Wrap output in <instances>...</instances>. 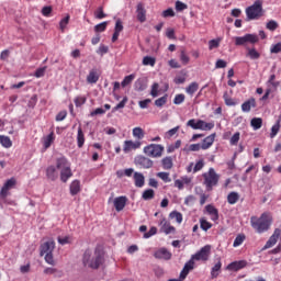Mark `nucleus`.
<instances>
[{
  "instance_id": "1",
  "label": "nucleus",
  "mask_w": 281,
  "mask_h": 281,
  "mask_svg": "<svg viewBox=\"0 0 281 281\" xmlns=\"http://www.w3.org/2000/svg\"><path fill=\"white\" fill-rule=\"evenodd\" d=\"M250 225L257 234H265V232L271 229V225H273V216L269 212H263L259 217L251 216Z\"/></svg>"
},
{
  "instance_id": "2",
  "label": "nucleus",
  "mask_w": 281,
  "mask_h": 281,
  "mask_svg": "<svg viewBox=\"0 0 281 281\" xmlns=\"http://www.w3.org/2000/svg\"><path fill=\"white\" fill-rule=\"evenodd\" d=\"M104 262V252L97 248L93 252L87 249L83 254L82 263L89 269H100V266Z\"/></svg>"
},
{
  "instance_id": "3",
  "label": "nucleus",
  "mask_w": 281,
  "mask_h": 281,
  "mask_svg": "<svg viewBox=\"0 0 281 281\" xmlns=\"http://www.w3.org/2000/svg\"><path fill=\"white\" fill-rule=\"evenodd\" d=\"M56 168L60 170V181L63 183H67V181L74 177V172H71V164L67 157L61 156L60 158H57Z\"/></svg>"
},
{
  "instance_id": "4",
  "label": "nucleus",
  "mask_w": 281,
  "mask_h": 281,
  "mask_svg": "<svg viewBox=\"0 0 281 281\" xmlns=\"http://www.w3.org/2000/svg\"><path fill=\"white\" fill-rule=\"evenodd\" d=\"M262 0H256L250 7L246 8L247 21H258L265 16V9H262Z\"/></svg>"
},
{
  "instance_id": "5",
  "label": "nucleus",
  "mask_w": 281,
  "mask_h": 281,
  "mask_svg": "<svg viewBox=\"0 0 281 281\" xmlns=\"http://www.w3.org/2000/svg\"><path fill=\"white\" fill-rule=\"evenodd\" d=\"M202 177L204 179L203 186H205L209 192L213 190L214 187L218 186V180L221 179V176L216 173V170H214V168H210L207 172H204L202 175Z\"/></svg>"
},
{
  "instance_id": "6",
  "label": "nucleus",
  "mask_w": 281,
  "mask_h": 281,
  "mask_svg": "<svg viewBox=\"0 0 281 281\" xmlns=\"http://www.w3.org/2000/svg\"><path fill=\"white\" fill-rule=\"evenodd\" d=\"M187 126H190V128H193V131H212V128H214V123L191 119L187 122Z\"/></svg>"
},
{
  "instance_id": "7",
  "label": "nucleus",
  "mask_w": 281,
  "mask_h": 281,
  "mask_svg": "<svg viewBox=\"0 0 281 281\" xmlns=\"http://www.w3.org/2000/svg\"><path fill=\"white\" fill-rule=\"evenodd\" d=\"M212 255V246L206 245L202 247L198 252L191 256L192 261L207 262L210 256Z\"/></svg>"
},
{
  "instance_id": "8",
  "label": "nucleus",
  "mask_w": 281,
  "mask_h": 281,
  "mask_svg": "<svg viewBox=\"0 0 281 281\" xmlns=\"http://www.w3.org/2000/svg\"><path fill=\"white\" fill-rule=\"evenodd\" d=\"M144 153L147 157H161L164 155V146L157 144H150L144 147Z\"/></svg>"
},
{
  "instance_id": "9",
  "label": "nucleus",
  "mask_w": 281,
  "mask_h": 281,
  "mask_svg": "<svg viewBox=\"0 0 281 281\" xmlns=\"http://www.w3.org/2000/svg\"><path fill=\"white\" fill-rule=\"evenodd\" d=\"M259 37L256 34H246L244 36H237L235 37V45L237 47H240L243 45H247V43H251V45H255V43H258Z\"/></svg>"
},
{
  "instance_id": "10",
  "label": "nucleus",
  "mask_w": 281,
  "mask_h": 281,
  "mask_svg": "<svg viewBox=\"0 0 281 281\" xmlns=\"http://www.w3.org/2000/svg\"><path fill=\"white\" fill-rule=\"evenodd\" d=\"M16 188V178H11L4 182L0 190V199H8L10 196V190Z\"/></svg>"
},
{
  "instance_id": "11",
  "label": "nucleus",
  "mask_w": 281,
  "mask_h": 281,
  "mask_svg": "<svg viewBox=\"0 0 281 281\" xmlns=\"http://www.w3.org/2000/svg\"><path fill=\"white\" fill-rule=\"evenodd\" d=\"M281 238V229L276 228L273 234L270 236L266 245L261 248V251H267V249H271V247L276 246L278 240Z\"/></svg>"
},
{
  "instance_id": "12",
  "label": "nucleus",
  "mask_w": 281,
  "mask_h": 281,
  "mask_svg": "<svg viewBox=\"0 0 281 281\" xmlns=\"http://www.w3.org/2000/svg\"><path fill=\"white\" fill-rule=\"evenodd\" d=\"M54 249H56V241L49 239L40 246V255L45 256L47 254H54Z\"/></svg>"
},
{
  "instance_id": "13",
  "label": "nucleus",
  "mask_w": 281,
  "mask_h": 281,
  "mask_svg": "<svg viewBox=\"0 0 281 281\" xmlns=\"http://www.w3.org/2000/svg\"><path fill=\"white\" fill-rule=\"evenodd\" d=\"M160 225V232L162 234H175V232H177V228H175V226L170 225V222H168V220H166V217H162L159 222Z\"/></svg>"
},
{
  "instance_id": "14",
  "label": "nucleus",
  "mask_w": 281,
  "mask_h": 281,
  "mask_svg": "<svg viewBox=\"0 0 281 281\" xmlns=\"http://www.w3.org/2000/svg\"><path fill=\"white\" fill-rule=\"evenodd\" d=\"M134 161L135 165L140 166V168H153V160L150 158H147L146 156H137Z\"/></svg>"
},
{
  "instance_id": "15",
  "label": "nucleus",
  "mask_w": 281,
  "mask_h": 281,
  "mask_svg": "<svg viewBox=\"0 0 281 281\" xmlns=\"http://www.w3.org/2000/svg\"><path fill=\"white\" fill-rule=\"evenodd\" d=\"M142 147V142L136 140H125L123 144V150L124 153H131V150H137V148Z\"/></svg>"
},
{
  "instance_id": "16",
  "label": "nucleus",
  "mask_w": 281,
  "mask_h": 281,
  "mask_svg": "<svg viewBox=\"0 0 281 281\" xmlns=\"http://www.w3.org/2000/svg\"><path fill=\"white\" fill-rule=\"evenodd\" d=\"M154 257L158 260H170L172 258V252L166 248H160L154 254Z\"/></svg>"
},
{
  "instance_id": "17",
  "label": "nucleus",
  "mask_w": 281,
  "mask_h": 281,
  "mask_svg": "<svg viewBox=\"0 0 281 281\" xmlns=\"http://www.w3.org/2000/svg\"><path fill=\"white\" fill-rule=\"evenodd\" d=\"M136 19L139 23H146V8L142 2L136 5Z\"/></svg>"
},
{
  "instance_id": "18",
  "label": "nucleus",
  "mask_w": 281,
  "mask_h": 281,
  "mask_svg": "<svg viewBox=\"0 0 281 281\" xmlns=\"http://www.w3.org/2000/svg\"><path fill=\"white\" fill-rule=\"evenodd\" d=\"M100 76H101V72L99 69H91L89 71V75L87 76V83L88 85H95V82H98V80H100Z\"/></svg>"
},
{
  "instance_id": "19",
  "label": "nucleus",
  "mask_w": 281,
  "mask_h": 281,
  "mask_svg": "<svg viewBox=\"0 0 281 281\" xmlns=\"http://www.w3.org/2000/svg\"><path fill=\"white\" fill-rule=\"evenodd\" d=\"M128 201V198L126 195H121L114 199V207L116 212H122L124 207H126V203Z\"/></svg>"
},
{
  "instance_id": "20",
  "label": "nucleus",
  "mask_w": 281,
  "mask_h": 281,
  "mask_svg": "<svg viewBox=\"0 0 281 281\" xmlns=\"http://www.w3.org/2000/svg\"><path fill=\"white\" fill-rule=\"evenodd\" d=\"M215 139H216V133H213V134L206 136L202 140V144H200L202 146V150H207V149L212 148V146L214 145Z\"/></svg>"
},
{
  "instance_id": "21",
  "label": "nucleus",
  "mask_w": 281,
  "mask_h": 281,
  "mask_svg": "<svg viewBox=\"0 0 281 281\" xmlns=\"http://www.w3.org/2000/svg\"><path fill=\"white\" fill-rule=\"evenodd\" d=\"M247 267V261L239 260V261H233L227 266L228 271H240V269H245Z\"/></svg>"
},
{
  "instance_id": "22",
  "label": "nucleus",
  "mask_w": 281,
  "mask_h": 281,
  "mask_svg": "<svg viewBox=\"0 0 281 281\" xmlns=\"http://www.w3.org/2000/svg\"><path fill=\"white\" fill-rule=\"evenodd\" d=\"M56 139V134H54V131H52L48 135L43 137V146L44 150H47V148H50Z\"/></svg>"
},
{
  "instance_id": "23",
  "label": "nucleus",
  "mask_w": 281,
  "mask_h": 281,
  "mask_svg": "<svg viewBox=\"0 0 281 281\" xmlns=\"http://www.w3.org/2000/svg\"><path fill=\"white\" fill-rule=\"evenodd\" d=\"M146 183V178L144 177V173L142 172H134V186L136 188H144Z\"/></svg>"
},
{
  "instance_id": "24",
  "label": "nucleus",
  "mask_w": 281,
  "mask_h": 281,
  "mask_svg": "<svg viewBox=\"0 0 281 281\" xmlns=\"http://www.w3.org/2000/svg\"><path fill=\"white\" fill-rule=\"evenodd\" d=\"M251 109H256V99L255 98H250L241 104V111L244 113H249V111H251Z\"/></svg>"
},
{
  "instance_id": "25",
  "label": "nucleus",
  "mask_w": 281,
  "mask_h": 281,
  "mask_svg": "<svg viewBox=\"0 0 281 281\" xmlns=\"http://www.w3.org/2000/svg\"><path fill=\"white\" fill-rule=\"evenodd\" d=\"M46 177L49 181H56V179H58V170H56L54 165L46 168Z\"/></svg>"
},
{
  "instance_id": "26",
  "label": "nucleus",
  "mask_w": 281,
  "mask_h": 281,
  "mask_svg": "<svg viewBox=\"0 0 281 281\" xmlns=\"http://www.w3.org/2000/svg\"><path fill=\"white\" fill-rule=\"evenodd\" d=\"M205 211L211 216V221H218V209H215L212 204H207Z\"/></svg>"
},
{
  "instance_id": "27",
  "label": "nucleus",
  "mask_w": 281,
  "mask_h": 281,
  "mask_svg": "<svg viewBox=\"0 0 281 281\" xmlns=\"http://www.w3.org/2000/svg\"><path fill=\"white\" fill-rule=\"evenodd\" d=\"M240 199V195L238 194V192H231L227 195V202L229 203V205H236V203H238Z\"/></svg>"
},
{
  "instance_id": "28",
  "label": "nucleus",
  "mask_w": 281,
  "mask_h": 281,
  "mask_svg": "<svg viewBox=\"0 0 281 281\" xmlns=\"http://www.w3.org/2000/svg\"><path fill=\"white\" fill-rule=\"evenodd\" d=\"M80 192V181L79 180H74L70 183V194L71 196H76Z\"/></svg>"
},
{
  "instance_id": "29",
  "label": "nucleus",
  "mask_w": 281,
  "mask_h": 281,
  "mask_svg": "<svg viewBox=\"0 0 281 281\" xmlns=\"http://www.w3.org/2000/svg\"><path fill=\"white\" fill-rule=\"evenodd\" d=\"M223 267V263L221 262V259L214 265V267L211 270V278L214 280L215 278H218V271H221V268Z\"/></svg>"
},
{
  "instance_id": "30",
  "label": "nucleus",
  "mask_w": 281,
  "mask_h": 281,
  "mask_svg": "<svg viewBox=\"0 0 281 281\" xmlns=\"http://www.w3.org/2000/svg\"><path fill=\"white\" fill-rule=\"evenodd\" d=\"M199 91V83L196 81L191 82L187 88H186V93L188 95H194Z\"/></svg>"
},
{
  "instance_id": "31",
  "label": "nucleus",
  "mask_w": 281,
  "mask_h": 281,
  "mask_svg": "<svg viewBox=\"0 0 281 281\" xmlns=\"http://www.w3.org/2000/svg\"><path fill=\"white\" fill-rule=\"evenodd\" d=\"M223 99H224L226 106H236L238 104L236 99H233L232 97H229V93H227V92H224Z\"/></svg>"
},
{
  "instance_id": "32",
  "label": "nucleus",
  "mask_w": 281,
  "mask_h": 281,
  "mask_svg": "<svg viewBox=\"0 0 281 281\" xmlns=\"http://www.w3.org/2000/svg\"><path fill=\"white\" fill-rule=\"evenodd\" d=\"M153 199H155V190L147 189L143 192V194H142L143 201H153Z\"/></svg>"
},
{
  "instance_id": "33",
  "label": "nucleus",
  "mask_w": 281,
  "mask_h": 281,
  "mask_svg": "<svg viewBox=\"0 0 281 281\" xmlns=\"http://www.w3.org/2000/svg\"><path fill=\"white\" fill-rule=\"evenodd\" d=\"M77 146L78 148H82L85 146V133L82 132V127H78Z\"/></svg>"
},
{
  "instance_id": "34",
  "label": "nucleus",
  "mask_w": 281,
  "mask_h": 281,
  "mask_svg": "<svg viewBox=\"0 0 281 281\" xmlns=\"http://www.w3.org/2000/svg\"><path fill=\"white\" fill-rule=\"evenodd\" d=\"M132 135L135 139L139 142V139H144V130L142 127H134L132 131Z\"/></svg>"
},
{
  "instance_id": "35",
  "label": "nucleus",
  "mask_w": 281,
  "mask_h": 281,
  "mask_svg": "<svg viewBox=\"0 0 281 281\" xmlns=\"http://www.w3.org/2000/svg\"><path fill=\"white\" fill-rule=\"evenodd\" d=\"M250 126L254 128V131H260V128H262V119L260 117L251 119Z\"/></svg>"
},
{
  "instance_id": "36",
  "label": "nucleus",
  "mask_w": 281,
  "mask_h": 281,
  "mask_svg": "<svg viewBox=\"0 0 281 281\" xmlns=\"http://www.w3.org/2000/svg\"><path fill=\"white\" fill-rule=\"evenodd\" d=\"M0 144L3 148H12V139H10V136L0 135Z\"/></svg>"
},
{
  "instance_id": "37",
  "label": "nucleus",
  "mask_w": 281,
  "mask_h": 281,
  "mask_svg": "<svg viewBox=\"0 0 281 281\" xmlns=\"http://www.w3.org/2000/svg\"><path fill=\"white\" fill-rule=\"evenodd\" d=\"M164 170H171L173 164H172V157L168 156L162 158L161 160Z\"/></svg>"
},
{
  "instance_id": "38",
  "label": "nucleus",
  "mask_w": 281,
  "mask_h": 281,
  "mask_svg": "<svg viewBox=\"0 0 281 281\" xmlns=\"http://www.w3.org/2000/svg\"><path fill=\"white\" fill-rule=\"evenodd\" d=\"M247 240V236L245 234H238L233 243V247H240Z\"/></svg>"
},
{
  "instance_id": "39",
  "label": "nucleus",
  "mask_w": 281,
  "mask_h": 281,
  "mask_svg": "<svg viewBox=\"0 0 281 281\" xmlns=\"http://www.w3.org/2000/svg\"><path fill=\"white\" fill-rule=\"evenodd\" d=\"M156 63H157V59L155 58V57H150V56H145L144 58H143V65L145 66V67H155V65H156Z\"/></svg>"
},
{
  "instance_id": "40",
  "label": "nucleus",
  "mask_w": 281,
  "mask_h": 281,
  "mask_svg": "<svg viewBox=\"0 0 281 281\" xmlns=\"http://www.w3.org/2000/svg\"><path fill=\"white\" fill-rule=\"evenodd\" d=\"M170 218H173L179 224L183 223V214H181L179 211H173L169 214Z\"/></svg>"
},
{
  "instance_id": "41",
  "label": "nucleus",
  "mask_w": 281,
  "mask_h": 281,
  "mask_svg": "<svg viewBox=\"0 0 281 281\" xmlns=\"http://www.w3.org/2000/svg\"><path fill=\"white\" fill-rule=\"evenodd\" d=\"M135 91H145L146 83H144V79H137L134 83Z\"/></svg>"
},
{
  "instance_id": "42",
  "label": "nucleus",
  "mask_w": 281,
  "mask_h": 281,
  "mask_svg": "<svg viewBox=\"0 0 281 281\" xmlns=\"http://www.w3.org/2000/svg\"><path fill=\"white\" fill-rule=\"evenodd\" d=\"M247 56L251 60H258V58H260V53H258V50H256V48H248Z\"/></svg>"
},
{
  "instance_id": "43",
  "label": "nucleus",
  "mask_w": 281,
  "mask_h": 281,
  "mask_svg": "<svg viewBox=\"0 0 281 281\" xmlns=\"http://www.w3.org/2000/svg\"><path fill=\"white\" fill-rule=\"evenodd\" d=\"M200 227L203 229V232H207L209 229H212V223L207 222L205 218H201Z\"/></svg>"
},
{
  "instance_id": "44",
  "label": "nucleus",
  "mask_w": 281,
  "mask_h": 281,
  "mask_svg": "<svg viewBox=\"0 0 281 281\" xmlns=\"http://www.w3.org/2000/svg\"><path fill=\"white\" fill-rule=\"evenodd\" d=\"M278 133H280V119L277 121V123L271 127V133H270V137L271 139H273V137H276V135H278Z\"/></svg>"
},
{
  "instance_id": "45",
  "label": "nucleus",
  "mask_w": 281,
  "mask_h": 281,
  "mask_svg": "<svg viewBox=\"0 0 281 281\" xmlns=\"http://www.w3.org/2000/svg\"><path fill=\"white\" fill-rule=\"evenodd\" d=\"M168 102V94H165L155 101V105L161 108Z\"/></svg>"
},
{
  "instance_id": "46",
  "label": "nucleus",
  "mask_w": 281,
  "mask_h": 281,
  "mask_svg": "<svg viewBox=\"0 0 281 281\" xmlns=\"http://www.w3.org/2000/svg\"><path fill=\"white\" fill-rule=\"evenodd\" d=\"M157 177L161 179L165 183H170V181H172V179H170V173L168 172H164V171L158 172Z\"/></svg>"
},
{
  "instance_id": "47",
  "label": "nucleus",
  "mask_w": 281,
  "mask_h": 281,
  "mask_svg": "<svg viewBox=\"0 0 281 281\" xmlns=\"http://www.w3.org/2000/svg\"><path fill=\"white\" fill-rule=\"evenodd\" d=\"M44 256V260L47 262V265H52V267L56 266V260H54V252H48Z\"/></svg>"
},
{
  "instance_id": "48",
  "label": "nucleus",
  "mask_w": 281,
  "mask_h": 281,
  "mask_svg": "<svg viewBox=\"0 0 281 281\" xmlns=\"http://www.w3.org/2000/svg\"><path fill=\"white\" fill-rule=\"evenodd\" d=\"M126 102H128V97H124L123 100L112 109V113L120 111V109H124L126 106Z\"/></svg>"
},
{
  "instance_id": "49",
  "label": "nucleus",
  "mask_w": 281,
  "mask_h": 281,
  "mask_svg": "<svg viewBox=\"0 0 281 281\" xmlns=\"http://www.w3.org/2000/svg\"><path fill=\"white\" fill-rule=\"evenodd\" d=\"M135 80V75H128L126 76L123 81L121 82V86L124 87H128V85H131L133 81Z\"/></svg>"
},
{
  "instance_id": "50",
  "label": "nucleus",
  "mask_w": 281,
  "mask_h": 281,
  "mask_svg": "<svg viewBox=\"0 0 281 281\" xmlns=\"http://www.w3.org/2000/svg\"><path fill=\"white\" fill-rule=\"evenodd\" d=\"M238 142H240V132H236L229 140L231 146H238Z\"/></svg>"
},
{
  "instance_id": "51",
  "label": "nucleus",
  "mask_w": 281,
  "mask_h": 281,
  "mask_svg": "<svg viewBox=\"0 0 281 281\" xmlns=\"http://www.w3.org/2000/svg\"><path fill=\"white\" fill-rule=\"evenodd\" d=\"M157 95H159V83L154 82L151 85L150 97L151 98H157Z\"/></svg>"
},
{
  "instance_id": "52",
  "label": "nucleus",
  "mask_w": 281,
  "mask_h": 281,
  "mask_svg": "<svg viewBox=\"0 0 281 281\" xmlns=\"http://www.w3.org/2000/svg\"><path fill=\"white\" fill-rule=\"evenodd\" d=\"M183 102H186V94L180 93V94H176L175 99H173V104H183Z\"/></svg>"
},
{
  "instance_id": "53",
  "label": "nucleus",
  "mask_w": 281,
  "mask_h": 281,
  "mask_svg": "<svg viewBox=\"0 0 281 281\" xmlns=\"http://www.w3.org/2000/svg\"><path fill=\"white\" fill-rule=\"evenodd\" d=\"M87 103V97H76L75 98V105L77 108H80L82 106V104H86Z\"/></svg>"
},
{
  "instance_id": "54",
  "label": "nucleus",
  "mask_w": 281,
  "mask_h": 281,
  "mask_svg": "<svg viewBox=\"0 0 281 281\" xmlns=\"http://www.w3.org/2000/svg\"><path fill=\"white\" fill-rule=\"evenodd\" d=\"M204 166H205V161L203 159H200L193 167V172L195 173L203 170Z\"/></svg>"
},
{
  "instance_id": "55",
  "label": "nucleus",
  "mask_w": 281,
  "mask_h": 281,
  "mask_svg": "<svg viewBox=\"0 0 281 281\" xmlns=\"http://www.w3.org/2000/svg\"><path fill=\"white\" fill-rule=\"evenodd\" d=\"M268 85H271L273 89H277L278 87H280V81H276V75H271L269 77Z\"/></svg>"
},
{
  "instance_id": "56",
  "label": "nucleus",
  "mask_w": 281,
  "mask_h": 281,
  "mask_svg": "<svg viewBox=\"0 0 281 281\" xmlns=\"http://www.w3.org/2000/svg\"><path fill=\"white\" fill-rule=\"evenodd\" d=\"M69 15H66L60 22H59V27L61 30V32H65V27H67V25H69Z\"/></svg>"
},
{
  "instance_id": "57",
  "label": "nucleus",
  "mask_w": 281,
  "mask_h": 281,
  "mask_svg": "<svg viewBox=\"0 0 281 281\" xmlns=\"http://www.w3.org/2000/svg\"><path fill=\"white\" fill-rule=\"evenodd\" d=\"M95 19H105L106 14L104 13V9L99 7L98 10L94 12Z\"/></svg>"
},
{
  "instance_id": "58",
  "label": "nucleus",
  "mask_w": 281,
  "mask_h": 281,
  "mask_svg": "<svg viewBox=\"0 0 281 281\" xmlns=\"http://www.w3.org/2000/svg\"><path fill=\"white\" fill-rule=\"evenodd\" d=\"M176 10L177 12H183V10H188V4L178 0L176 1Z\"/></svg>"
},
{
  "instance_id": "59",
  "label": "nucleus",
  "mask_w": 281,
  "mask_h": 281,
  "mask_svg": "<svg viewBox=\"0 0 281 281\" xmlns=\"http://www.w3.org/2000/svg\"><path fill=\"white\" fill-rule=\"evenodd\" d=\"M193 269H194V261H193V259L191 258V259L184 265L183 270L190 273Z\"/></svg>"
},
{
  "instance_id": "60",
  "label": "nucleus",
  "mask_w": 281,
  "mask_h": 281,
  "mask_svg": "<svg viewBox=\"0 0 281 281\" xmlns=\"http://www.w3.org/2000/svg\"><path fill=\"white\" fill-rule=\"evenodd\" d=\"M267 30H270V32H276V29L278 27V22H276L274 20H270L267 25H266Z\"/></svg>"
},
{
  "instance_id": "61",
  "label": "nucleus",
  "mask_w": 281,
  "mask_h": 281,
  "mask_svg": "<svg viewBox=\"0 0 281 281\" xmlns=\"http://www.w3.org/2000/svg\"><path fill=\"white\" fill-rule=\"evenodd\" d=\"M106 25H109L108 22H102V23H100V24H97V25L94 26V31H95V32H104V31L106 30Z\"/></svg>"
},
{
  "instance_id": "62",
  "label": "nucleus",
  "mask_w": 281,
  "mask_h": 281,
  "mask_svg": "<svg viewBox=\"0 0 281 281\" xmlns=\"http://www.w3.org/2000/svg\"><path fill=\"white\" fill-rule=\"evenodd\" d=\"M155 234H157V227L153 226L149 232L145 233L143 235V238H150L153 236H155Z\"/></svg>"
},
{
  "instance_id": "63",
  "label": "nucleus",
  "mask_w": 281,
  "mask_h": 281,
  "mask_svg": "<svg viewBox=\"0 0 281 281\" xmlns=\"http://www.w3.org/2000/svg\"><path fill=\"white\" fill-rule=\"evenodd\" d=\"M218 45H221L220 40H211L209 42V49H216V47H218Z\"/></svg>"
},
{
  "instance_id": "64",
  "label": "nucleus",
  "mask_w": 281,
  "mask_h": 281,
  "mask_svg": "<svg viewBox=\"0 0 281 281\" xmlns=\"http://www.w3.org/2000/svg\"><path fill=\"white\" fill-rule=\"evenodd\" d=\"M271 54H280L281 52V42L277 43L270 48Z\"/></svg>"
}]
</instances>
